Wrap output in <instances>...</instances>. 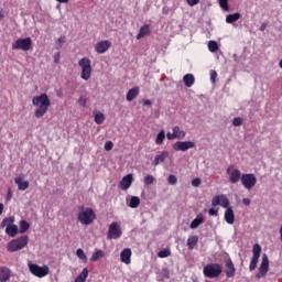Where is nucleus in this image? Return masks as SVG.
Listing matches in <instances>:
<instances>
[{
  "instance_id": "nucleus-47",
  "label": "nucleus",
  "mask_w": 282,
  "mask_h": 282,
  "mask_svg": "<svg viewBox=\"0 0 282 282\" xmlns=\"http://www.w3.org/2000/svg\"><path fill=\"white\" fill-rule=\"evenodd\" d=\"M199 184H202V178H194L192 181V186H194L195 188H197Z\"/></svg>"
},
{
  "instance_id": "nucleus-54",
  "label": "nucleus",
  "mask_w": 282,
  "mask_h": 282,
  "mask_svg": "<svg viewBox=\"0 0 282 282\" xmlns=\"http://www.w3.org/2000/svg\"><path fill=\"white\" fill-rule=\"evenodd\" d=\"M61 61V53H57L54 57V63H58Z\"/></svg>"
},
{
  "instance_id": "nucleus-37",
  "label": "nucleus",
  "mask_w": 282,
  "mask_h": 282,
  "mask_svg": "<svg viewBox=\"0 0 282 282\" xmlns=\"http://www.w3.org/2000/svg\"><path fill=\"white\" fill-rule=\"evenodd\" d=\"M105 120H106L105 113H102V112L95 113V122H96V124H102L105 122Z\"/></svg>"
},
{
  "instance_id": "nucleus-34",
  "label": "nucleus",
  "mask_w": 282,
  "mask_h": 282,
  "mask_svg": "<svg viewBox=\"0 0 282 282\" xmlns=\"http://www.w3.org/2000/svg\"><path fill=\"white\" fill-rule=\"evenodd\" d=\"M164 140H166V133L164 132V130H161L156 135L155 143L159 145L164 144Z\"/></svg>"
},
{
  "instance_id": "nucleus-52",
  "label": "nucleus",
  "mask_w": 282,
  "mask_h": 282,
  "mask_svg": "<svg viewBox=\"0 0 282 282\" xmlns=\"http://www.w3.org/2000/svg\"><path fill=\"white\" fill-rule=\"evenodd\" d=\"M242 204H245V206H250V204H251L250 198H243Z\"/></svg>"
},
{
  "instance_id": "nucleus-51",
  "label": "nucleus",
  "mask_w": 282,
  "mask_h": 282,
  "mask_svg": "<svg viewBox=\"0 0 282 282\" xmlns=\"http://www.w3.org/2000/svg\"><path fill=\"white\" fill-rule=\"evenodd\" d=\"M166 138H167V140H176L175 134H174V133H171V132H169V133L166 134Z\"/></svg>"
},
{
  "instance_id": "nucleus-12",
  "label": "nucleus",
  "mask_w": 282,
  "mask_h": 282,
  "mask_svg": "<svg viewBox=\"0 0 282 282\" xmlns=\"http://www.w3.org/2000/svg\"><path fill=\"white\" fill-rule=\"evenodd\" d=\"M212 206H221L223 208L230 207V199H228L227 195H216L212 199Z\"/></svg>"
},
{
  "instance_id": "nucleus-24",
  "label": "nucleus",
  "mask_w": 282,
  "mask_h": 282,
  "mask_svg": "<svg viewBox=\"0 0 282 282\" xmlns=\"http://www.w3.org/2000/svg\"><path fill=\"white\" fill-rule=\"evenodd\" d=\"M204 224V214H198L196 218L191 223L189 228L195 230V228H199Z\"/></svg>"
},
{
  "instance_id": "nucleus-31",
  "label": "nucleus",
  "mask_w": 282,
  "mask_h": 282,
  "mask_svg": "<svg viewBox=\"0 0 282 282\" xmlns=\"http://www.w3.org/2000/svg\"><path fill=\"white\" fill-rule=\"evenodd\" d=\"M239 19H241V13L228 14L226 17V23H236V21H239Z\"/></svg>"
},
{
  "instance_id": "nucleus-11",
  "label": "nucleus",
  "mask_w": 282,
  "mask_h": 282,
  "mask_svg": "<svg viewBox=\"0 0 282 282\" xmlns=\"http://www.w3.org/2000/svg\"><path fill=\"white\" fill-rule=\"evenodd\" d=\"M227 175H229L230 184H237L242 177L241 171H239V169L235 167V165H229L227 167Z\"/></svg>"
},
{
  "instance_id": "nucleus-4",
  "label": "nucleus",
  "mask_w": 282,
  "mask_h": 282,
  "mask_svg": "<svg viewBox=\"0 0 282 282\" xmlns=\"http://www.w3.org/2000/svg\"><path fill=\"white\" fill-rule=\"evenodd\" d=\"M221 272H224V267L219 263H209L203 269V274L206 279H217Z\"/></svg>"
},
{
  "instance_id": "nucleus-36",
  "label": "nucleus",
  "mask_w": 282,
  "mask_h": 282,
  "mask_svg": "<svg viewBox=\"0 0 282 282\" xmlns=\"http://www.w3.org/2000/svg\"><path fill=\"white\" fill-rule=\"evenodd\" d=\"M102 257H105V251L97 250L93 253L90 261H98V259H102Z\"/></svg>"
},
{
  "instance_id": "nucleus-58",
  "label": "nucleus",
  "mask_w": 282,
  "mask_h": 282,
  "mask_svg": "<svg viewBox=\"0 0 282 282\" xmlns=\"http://www.w3.org/2000/svg\"><path fill=\"white\" fill-rule=\"evenodd\" d=\"M3 208H4L3 204L0 203V216L3 215Z\"/></svg>"
},
{
  "instance_id": "nucleus-55",
  "label": "nucleus",
  "mask_w": 282,
  "mask_h": 282,
  "mask_svg": "<svg viewBox=\"0 0 282 282\" xmlns=\"http://www.w3.org/2000/svg\"><path fill=\"white\" fill-rule=\"evenodd\" d=\"M265 28H268V24L262 23L260 26V32H265Z\"/></svg>"
},
{
  "instance_id": "nucleus-23",
  "label": "nucleus",
  "mask_w": 282,
  "mask_h": 282,
  "mask_svg": "<svg viewBox=\"0 0 282 282\" xmlns=\"http://www.w3.org/2000/svg\"><path fill=\"white\" fill-rule=\"evenodd\" d=\"M225 221L229 224V226L235 224V210H232V207H227L225 212Z\"/></svg>"
},
{
  "instance_id": "nucleus-18",
  "label": "nucleus",
  "mask_w": 282,
  "mask_h": 282,
  "mask_svg": "<svg viewBox=\"0 0 282 282\" xmlns=\"http://www.w3.org/2000/svg\"><path fill=\"white\" fill-rule=\"evenodd\" d=\"M131 254L132 252L130 248L123 249L120 253L121 263H126V265H129L131 263Z\"/></svg>"
},
{
  "instance_id": "nucleus-38",
  "label": "nucleus",
  "mask_w": 282,
  "mask_h": 282,
  "mask_svg": "<svg viewBox=\"0 0 282 282\" xmlns=\"http://www.w3.org/2000/svg\"><path fill=\"white\" fill-rule=\"evenodd\" d=\"M208 50H209V52L215 53V52H217V50H219V44H217L216 41H209L208 42Z\"/></svg>"
},
{
  "instance_id": "nucleus-5",
  "label": "nucleus",
  "mask_w": 282,
  "mask_h": 282,
  "mask_svg": "<svg viewBox=\"0 0 282 282\" xmlns=\"http://www.w3.org/2000/svg\"><path fill=\"white\" fill-rule=\"evenodd\" d=\"M78 65L82 68L80 78L83 80H89L91 78V59L89 57H83L78 61Z\"/></svg>"
},
{
  "instance_id": "nucleus-57",
  "label": "nucleus",
  "mask_w": 282,
  "mask_h": 282,
  "mask_svg": "<svg viewBox=\"0 0 282 282\" xmlns=\"http://www.w3.org/2000/svg\"><path fill=\"white\" fill-rule=\"evenodd\" d=\"M7 199H12V192L9 189L8 194H7Z\"/></svg>"
},
{
  "instance_id": "nucleus-13",
  "label": "nucleus",
  "mask_w": 282,
  "mask_h": 282,
  "mask_svg": "<svg viewBox=\"0 0 282 282\" xmlns=\"http://www.w3.org/2000/svg\"><path fill=\"white\" fill-rule=\"evenodd\" d=\"M122 237V229L118 223H112L109 226L107 239H120Z\"/></svg>"
},
{
  "instance_id": "nucleus-46",
  "label": "nucleus",
  "mask_w": 282,
  "mask_h": 282,
  "mask_svg": "<svg viewBox=\"0 0 282 282\" xmlns=\"http://www.w3.org/2000/svg\"><path fill=\"white\" fill-rule=\"evenodd\" d=\"M219 6L223 10H228V0H219Z\"/></svg>"
},
{
  "instance_id": "nucleus-20",
  "label": "nucleus",
  "mask_w": 282,
  "mask_h": 282,
  "mask_svg": "<svg viewBox=\"0 0 282 282\" xmlns=\"http://www.w3.org/2000/svg\"><path fill=\"white\" fill-rule=\"evenodd\" d=\"M167 158H169V151H163L154 158L152 165L158 166L159 164H162V162H165Z\"/></svg>"
},
{
  "instance_id": "nucleus-42",
  "label": "nucleus",
  "mask_w": 282,
  "mask_h": 282,
  "mask_svg": "<svg viewBox=\"0 0 282 282\" xmlns=\"http://www.w3.org/2000/svg\"><path fill=\"white\" fill-rule=\"evenodd\" d=\"M167 182L171 186H175V184H177V177L173 174H171L167 178Z\"/></svg>"
},
{
  "instance_id": "nucleus-30",
  "label": "nucleus",
  "mask_w": 282,
  "mask_h": 282,
  "mask_svg": "<svg viewBox=\"0 0 282 282\" xmlns=\"http://www.w3.org/2000/svg\"><path fill=\"white\" fill-rule=\"evenodd\" d=\"M87 276H89V270L87 268L83 269L79 275L75 279V282H86Z\"/></svg>"
},
{
  "instance_id": "nucleus-41",
  "label": "nucleus",
  "mask_w": 282,
  "mask_h": 282,
  "mask_svg": "<svg viewBox=\"0 0 282 282\" xmlns=\"http://www.w3.org/2000/svg\"><path fill=\"white\" fill-rule=\"evenodd\" d=\"M153 182H155V177L151 174H148L145 177H144V185L145 186H151V184H153Z\"/></svg>"
},
{
  "instance_id": "nucleus-6",
  "label": "nucleus",
  "mask_w": 282,
  "mask_h": 282,
  "mask_svg": "<svg viewBox=\"0 0 282 282\" xmlns=\"http://www.w3.org/2000/svg\"><path fill=\"white\" fill-rule=\"evenodd\" d=\"M28 268L31 274H33V276H37V279H43V276H47V274H50V267L45 264L40 267L39 264L29 262Z\"/></svg>"
},
{
  "instance_id": "nucleus-56",
  "label": "nucleus",
  "mask_w": 282,
  "mask_h": 282,
  "mask_svg": "<svg viewBox=\"0 0 282 282\" xmlns=\"http://www.w3.org/2000/svg\"><path fill=\"white\" fill-rule=\"evenodd\" d=\"M57 41L59 43V48L63 47V43H65V39L59 37Z\"/></svg>"
},
{
  "instance_id": "nucleus-35",
  "label": "nucleus",
  "mask_w": 282,
  "mask_h": 282,
  "mask_svg": "<svg viewBox=\"0 0 282 282\" xmlns=\"http://www.w3.org/2000/svg\"><path fill=\"white\" fill-rule=\"evenodd\" d=\"M140 206V197L138 196H132L129 203L130 208H138Z\"/></svg>"
},
{
  "instance_id": "nucleus-25",
  "label": "nucleus",
  "mask_w": 282,
  "mask_h": 282,
  "mask_svg": "<svg viewBox=\"0 0 282 282\" xmlns=\"http://www.w3.org/2000/svg\"><path fill=\"white\" fill-rule=\"evenodd\" d=\"M183 83L185 87H193V85H195V75L194 74L184 75Z\"/></svg>"
},
{
  "instance_id": "nucleus-33",
  "label": "nucleus",
  "mask_w": 282,
  "mask_h": 282,
  "mask_svg": "<svg viewBox=\"0 0 282 282\" xmlns=\"http://www.w3.org/2000/svg\"><path fill=\"white\" fill-rule=\"evenodd\" d=\"M14 225V217L4 218L1 223V228H10Z\"/></svg>"
},
{
  "instance_id": "nucleus-40",
  "label": "nucleus",
  "mask_w": 282,
  "mask_h": 282,
  "mask_svg": "<svg viewBox=\"0 0 282 282\" xmlns=\"http://www.w3.org/2000/svg\"><path fill=\"white\" fill-rule=\"evenodd\" d=\"M76 254L78 259H80L84 263H87V256L85 254V251L83 249H77Z\"/></svg>"
},
{
  "instance_id": "nucleus-50",
  "label": "nucleus",
  "mask_w": 282,
  "mask_h": 282,
  "mask_svg": "<svg viewBox=\"0 0 282 282\" xmlns=\"http://www.w3.org/2000/svg\"><path fill=\"white\" fill-rule=\"evenodd\" d=\"M186 3L193 7V6H197V3H199V0H186Z\"/></svg>"
},
{
  "instance_id": "nucleus-45",
  "label": "nucleus",
  "mask_w": 282,
  "mask_h": 282,
  "mask_svg": "<svg viewBox=\"0 0 282 282\" xmlns=\"http://www.w3.org/2000/svg\"><path fill=\"white\" fill-rule=\"evenodd\" d=\"M105 151H111L113 149V142L107 141L104 145Z\"/></svg>"
},
{
  "instance_id": "nucleus-15",
  "label": "nucleus",
  "mask_w": 282,
  "mask_h": 282,
  "mask_svg": "<svg viewBox=\"0 0 282 282\" xmlns=\"http://www.w3.org/2000/svg\"><path fill=\"white\" fill-rule=\"evenodd\" d=\"M225 267H226L225 273L227 279H232V276L237 274V269L235 268V263L232 262V259L228 258L225 261Z\"/></svg>"
},
{
  "instance_id": "nucleus-26",
  "label": "nucleus",
  "mask_w": 282,
  "mask_h": 282,
  "mask_svg": "<svg viewBox=\"0 0 282 282\" xmlns=\"http://www.w3.org/2000/svg\"><path fill=\"white\" fill-rule=\"evenodd\" d=\"M197 243H199V237L192 235L187 238L188 250H195V246H197Z\"/></svg>"
},
{
  "instance_id": "nucleus-48",
  "label": "nucleus",
  "mask_w": 282,
  "mask_h": 282,
  "mask_svg": "<svg viewBox=\"0 0 282 282\" xmlns=\"http://www.w3.org/2000/svg\"><path fill=\"white\" fill-rule=\"evenodd\" d=\"M216 79H217V70H212L210 72V80H212V83H215Z\"/></svg>"
},
{
  "instance_id": "nucleus-32",
  "label": "nucleus",
  "mask_w": 282,
  "mask_h": 282,
  "mask_svg": "<svg viewBox=\"0 0 282 282\" xmlns=\"http://www.w3.org/2000/svg\"><path fill=\"white\" fill-rule=\"evenodd\" d=\"M30 230V223L28 220H21L20 221V235H24V232H28Z\"/></svg>"
},
{
  "instance_id": "nucleus-10",
  "label": "nucleus",
  "mask_w": 282,
  "mask_h": 282,
  "mask_svg": "<svg viewBox=\"0 0 282 282\" xmlns=\"http://www.w3.org/2000/svg\"><path fill=\"white\" fill-rule=\"evenodd\" d=\"M269 270H270V260L268 258V254L264 253L262 256V261L259 267V272L257 273L256 279H263V276L268 274Z\"/></svg>"
},
{
  "instance_id": "nucleus-8",
  "label": "nucleus",
  "mask_w": 282,
  "mask_h": 282,
  "mask_svg": "<svg viewBox=\"0 0 282 282\" xmlns=\"http://www.w3.org/2000/svg\"><path fill=\"white\" fill-rule=\"evenodd\" d=\"M260 257H261V245L256 243L253 245L252 258L249 264L250 272H254V270H257V263H259Z\"/></svg>"
},
{
  "instance_id": "nucleus-53",
  "label": "nucleus",
  "mask_w": 282,
  "mask_h": 282,
  "mask_svg": "<svg viewBox=\"0 0 282 282\" xmlns=\"http://www.w3.org/2000/svg\"><path fill=\"white\" fill-rule=\"evenodd\" d=\"M151 106V100L150 99H143V107H149Z\"/></svg>"
},
{
  "instance_id": "nucleus-17",
  "label": "nucleus",
  "mask_w": 282,
  "mask_h": 282,
  "mask_svg": "<svg viewBox=\"0 0 282 282\" xmlns=\"http://www.w3.org/2000/svg\"><path fill=\"white\" fill-rule=\"evenodd\" d=\"M111 47V41L104 40L96 44L95 50L97 54H105Z\"/></svg>"
},
{
  "instance_id": "nucleus-19",
  "label": "nucleus",
  "mask_w": 282,
  "mask_h": 282,
  "mask_svg": "<svg viewBox=\"0 0 282 282\" xmlns=\"http://www.w3.org/2000/svg\"><path fill=\"white\" fill-rule=\"evenodd\" d=\"M138 96H140V87H133L130 90H128L126 100H128V102H131L132 100H135Z\"/></svg>"
},
{
  "instance_id": "nucleus-7",
  "label": "nucleus",
  "mask_w": 282,
  "mask_h": 282,
  "mask_svg": "<svg viewBox=\"0 0 282 282\" xmlns=\"http://www.w3.org/2000/svg\"><path fill=\"white\" fill-rule=\"evenodd\" d=\"M12 50H22V52H30L32 50V39L31 37H24V39H18L12 44Z\"/></svg>"
},
{
  "instance_id": "nucleus-1",
  "label": "nucleus",
  "mask_w": 282,
  "mask_h": 282,
  "mask_svg": "<svg viewBox=\"0 0 282 282\" xmlns=\"http://www.w3.org/2000/svg\"><path fill=\"white\" fill-rule=\"evenodd\" d=\"M32 105L37 107L34 111L35 118H43V116H45L50 110V107H52V101L50 100V96L44 93L40 96L33 97Z\"/></svg>"
},
{
  "instance_id": "nucleus-16",
  "label": "nucleus",
  "mask_w": 282,
  "mask_h": 282,
  "mask_svg": "<svg viewBox=\"0 0 282 282\" xmlns=\"http://www.w3.org/2000/svg\"><path fill=\"white\" fill-rule=\"evenodd\" d=\"M132 184L133 174H127L126 176L122 177L121 182L119 183V188H121V191H129Z\"/></svg>"
},
{
  "instance_id": "nucleus-3",
  "label": "nucleus",
  "mask_w": 282,
  "mask_h": 282,
  "mask_svg": "<svg viewBox=\"0 0 282 282\" xmlns=\"http://www.w3.org/2000/svg\"><path fill=\"white\" fill-rule=\"evenodd\" d=\"M30 238L28 236H21L8 242L7 250L8 252H19L28 246Z\"/></svg>"
},
{
  "instance_id": "nucleus-21",
  "label": "nucleus",
  "mask_w": 282,
  "mask_h": 282,
  "mask_svg": "<svg viewBox=\"0 0 282 282\" xmlns=\"http://www.w3.org/2000/svg\"><path fill=\"white\" fill-rule=\"evenodd\" d=\"M14 183L17 184L19 191H28V188H30V182L23 181L21 176L15 177Z\"/></svg>"
},
{
  "instance_id": "nucleus-2",
  "label": "nucleus",
  "mask_w": 282,
  "mask_h": 282,
  "mask_svg": "<svg viewBox=\"0 0 282 282\" xmlns=\"http://www.w3.org/2000/svg\"><path fill=\"white\" fill-rule=\"evenodd\" d=\"M77 220L82 226H91L96 221V212L91 207H82Z\"/></svg>"
},
{
  "instance_id": "nucleus-29",
  "label": "nucleus",
  "mask_w": 282,
  "mask_h": 282,
  "mask_svg": "<svg viewBox=\"0 0 282 282\" xmlns=\"http://www.w3.org/2000/svg\"><path fill=\"white\" fill-rule=\"evenodd\" d=\"M6 234H7L9 237H17V235H19V226L13 225V226H11V227H7V228H6Z\"/></svg>"
},
{
  "instance_id": "nucleus-44",
  "label": "nucleus",
  "mask_w": 282,
  "mask_h": 282,
  "mask_svg": "<svg viewBox=\"0 0 282 282\" xmlns=\"http://www.w3.org/2000/svg\"><path fill=\"white\" fill-rule=\"evenodd\" d=\"M78 105H79L80 107H87V97L82 96V97L78 99Z\"/></svg>"
},
{
  "instance_id": "nucleus-27",
  "label": "nucleus",
  "mask_w": 282,
  "mask_h": 282,
  "mask_svg": "<svg viewBox=\"0 0 282 282\" xmlns=\"http://www.w3.org/2000/svg\"><path fill=\"white\" fill-rule=\"evenodd\" d=\"M10 281V269L2 267L0 269V282Z\"/></svg>"
},
{
  "instance_id": "nucleus-28",
  "label": "nucleus",
  "mask_w": 282,
  "mask_h": 282,
  "mask_svg": "<svg viewBox=\"0 0 282 282\" xmlns=\"http://www.w3.org/2000/svg\"><path fill=\"white\" fill-rule=\"evenodd\" d=\"M173 133H174V137L176 138V140H182L184 138H186V132L182 129H180V127L175 126L173 128Z\"/></svg>"
},
{
  "instance_id": "nucleus-14",
  "label": "nucleus",
  "mask_w": 282,
  "mask_h": 282,
  "mask_svg": "<svg viewBox=\"0 0 282 282\" xmlns=\"http://www.w3.org/2000/svg\"><path fill=\"white\" fill-rule=\"evenodd\" d=\"M174 151H188V149H195V142L193 141H177L173 144Z\"/></svg>"
},
{
  "instance_id": "nucleus-39",
  "label": "nucleus",
  "mask_w": 282,
  "mask_h": 282,
  "mask_svg": "<svg viewBox=\"0 0 282 282\" xmlns=\"http://www.w3.org/2000/svg\"><path fill=\"white\" fill-rule=\"evenodd\" d=\"M158 257L160 259H166V257H171V249H163L158 252Z\"/></svg>"
},
{
  "instance_id": "nucleus-9",
  "label": "nucleus",
  "mask_w": 282,
  "mask_h": 282,
  "mask_svg": "<svg viewBox=\"0 0 282 282\" xmlns=\"http://www.w3.org/2000/svg\"><path fill=\"white\" fill-rule=\"evenodd\" d=\"M242 186L247 188V191H250L257 186V176L254 174H242L240 180Z\"/></svg>"
},
{
  "instance_id": "nucleus-49",
  "label": "nucleus",
  "mask_w": 282,
  "mask_h": 282,
  "mask_svg": "<svg viewBox=\"0 0 282 282\" xmlns=\"http://www.w3.org/2000/svg\"><path fill=\"white\" fill-rule=\"evenodd\" d=\"M219 210L218 209H215V208H210L208 210V214L210 215V217H215V215H218Z\"/></svg>"
},
{
  "instance_id": "nucleus-22",
  "label": "nucleus",
  "mask_w": 282,
  "mask_h": 282,
  "mask_svg": "<svg viewBox=\"0 0 282 282\" xmlns=\"http://www.w3.org/2000/svg\"><path fill=\"white\" fill-rule=\"evenodd\" d=\"M151 34V26L149 24H144L140 28L139 33L137 34V41L144 39V36H149Z\"/></svg>"
},
{
  "instance_id": "nucleus-43",
  "label": "nucleus",
  "mask_w": 282,
  "mask_h": 282,
  "mask_svg": "<svg viewBox=\"0 0 282 282\" xmlns=\"http://www.w3.org/2000/svg\"><path fill=\"white\" fill-rule=\"evenodd\" d=\"M232 124L234 127H241V124H243V119H241L240 117L234 118Z\"/></svg>"
},
{
  "instance_id": "nucleus-59",
  "label": "nucleus",
  "mask_w": 282,
  "mask_h": 282,
  "mask_svg": "<svg viewBox=\"0 0 282 282\" xmlns=\"http://www.w3.org/2000/svg\"><path fill=\"white\" fill-rule=\"evenodd\" d=\"M58 3H69V0H56Z\"/></svg>"
}]
</instances>
